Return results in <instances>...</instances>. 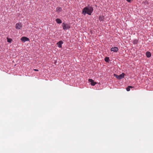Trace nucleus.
Returning <instances> with one entry per match:
<instances>
[{"label":"nucleus","mask_w":153,"mask_h":153,"mask_svg":"<svg viewBox=\"0 0 153 153\" xmlns=\"http://www.w3.org/2000/svg\"><path fill=\"white\" fill-rule=\"evenodd\" d=\"M93 10V8L92 7H86L83 9L82 13L84 15L87 14L89 15H91Z\"/></svg>","instance_id":"obj_1"},{"label":"nucleus","mask_w":153,"mask_h":153,"mask_svg":"<svg viewBox=\"0 0 153 153\" xmlns=\"http://www.w3.org/2000/svg\"><path fill=\"white\" fill-rule=\"evenodd\" d=\"M114 76H115L117 79H120L123 78L124 77L125 74L124 73H123L119 75H118L114 74Z\"/></svg>","instance_id":"obj_2"},{"label":"nucleus","mask_w":153,"mask_h":153,"mask_svg":"<svg viewBox=\"0 0 153 153\" xmlns=\"http://www.w3.org/2000/svg\"><path fill=\"white\" fill-rule=\"evenodd\" d=\"M62 25L63 28L64 30L69 29L70 27L69 25L68 24L63 23H62Z\"/></svg>","instance_id":"obj_3"},{"label":"nucleus","mask_w":153,"mask_h":153,"mask_svg":"<svg viewBox=\"0 0 153 153\" xmlns=\"http://www.w3.org/2000/svg\"><path fill=\"white\" fill-rule=\"evenodd\" d=\"M21 40L22 42H25L26 41H29V39L28 38L23 36L21 38Z\"/></svg>","instance_id":"obj_4"},{"label":"nucleus","mask_w":153,"mask_h":153,"mask_svg":"<svg viewBox=\"0 0 153 153\" xmlns=\"http://www.w3.org/2000/svg\"><path fill=\"white\" fill-rule=\"evenodd\" d=\"M22 27V25L20 23H18L16 24V29H20Z\"/></svg>","instance_id":"obj_5"},{"label":"nucleus","mask_w":153,"mask_h":153,"mask_svg":"<svg viewBox=\"0 0 153 153\" xmlns=\"http://www.w3.org/2000/svg\"><path fill=\"white\" fill-rule=\"evenodd\" d=\"M111 51H113L114 52H117L118 50V48L117 47H114L111 48Z\"/></svg>","instance_id":"obj_6"},{"label":"nucleus","mask_w":153,"mask_h":153,"mask_svg":"<svg viewBox=\"0 0 153 153\" xmlns=\"http://www.w3.org/2000/svg\"><path fill=\"white\" fill-rule=\"evenodd\" d=\"M63 43V42L60 41L57 42L56 44L57 45L58 47L59 48H61L62 47V45Z\"/></svg>","instance_id":"obj_7"},{"label":"nucleus","mask_w":153,"mask_h":153,"mask_svg":"<svg viewBox=\"0 0 153 153\" xmlns=\"http://www.w3.org/2000/svg\"><path fill=\"white\" fill-rule=\"evenodd\" d=\"M89 81L91 82V84L93 86H94L96 84V82H94L92 79H89Z\"/></svg>","instance_id":"obj_8"},{"label":"nucleus","mask_w":153,"mask_h":153,"mask_svg":"<svg viewBox=\"0 0 153 153\" xmlns=\"http://www.w3.org/2000/svg\"><path fill=\"white\" fill-rule=\"evenodd\" d=\"M104 19V17L103 16H99V20L101 22L103 21Z\"/></svg>","instance_id":"obj_9"},{"label":"nucleus","mask_w":153,"mask_h":153,"mask_svg":"<svg viewBox=\"0 0 153 153\" xmlns=\"http://www.w3.org/2000/svg\"><path fill=\"white\" fill-rule=\"evenodd\" d=\"M56 22L58 24H61L62 22V20L58 18L56 19Z\"/></svg>","instance_id":"obj_10"},{"label":"nucleus","mask_w":153,"mask_h":153,"mask_svg":"<svg viewBox=\"0 0 153 153\" xmlns=\"http://www.w3.org/2000/svg\"><path fill=\"white\" fill-rule=\"evenodd\" d=\"M146 56L148 58L150 57L151 56V53L149 52H147L146 53Z\"/></svg>","instance_id":"obj_11"},{"label":"nucleus","mask_w":153,"mask_h":153,"mask_svg":"<svg viewBox=\"0 0 153 153\" xmlns=\"http://www.w3.org/2000/svg\"><path fill=\"white\" fill-rule=\"evenodd\" d=\"M62 9L61 7H57L56 8V11L58 12H60L62 11Z\"/></svg>","instance_id":"obj_12"},{"label":"nucleus","mask_w":153,"mask_h":153,"mask_svg":"<svg viewBox=\"0 0 153 153\" xmlns=\"http://www.w3.org/2000/svg\"><path fill=\"white\" fill-rule=\"evenodd\" d=\"M7 42L9 43L11 42L12 41V39L10 38H7Z\"/></svg>","instance_id":"obj_13"},{"label":"nucleus","mask_w":153,"mask_h":153,"mask_svg":"<svg viewBox=\"0 0 153 153\" xmlns=\"http://www.w3.org/2000/svg\"><path fill=\"white\" fill-rule=\"evenodd\" d=\"M109 60V58L108 57H105V60L106 62H108Z\"/></svg>","instance_id":"obj_14"},{"label":"nucleus","mask_w":153,"mask_h":153,"mask_svg":"<svg viewBox=\"0 0 153 153\" xmlns=\"http://www.w3.org/2000/svg\"><path fill=\"white\" fill-rule=\"evenodd\" d=\"M130 88L128 86L127 88H126V90L127 91H129L130 90Z\"/></svg>","instance_id":"obj_15"},{"label":"nucleus","mask_w":153,"mask_h":153,"mask_svg":"<svg viewBox=\"0 0 153 153\" xmlns=\"http://www.w3.org/2000/svg\"><path fill=\"white\" fill-rule=\"evenodd\" d=\"M126 1L128 2L131 3L132 1L133 0H126Z\"/></svg>","instance_id":"obj_16"},{"label":"nucleus","mask_w":153,"mask_h":153,"mask_svg":"<svg viewBox=\"0 0 153 153\" xmlns=\"http://www.w3.org/2000/svg\"><path fill=\"white\" fill-rule=\"evenodd\" d=\"M33 70L35 71H38L39 70L38 69H33Z\"/></svg>","instance_id":"obj_17"},{"label":"nucleus","mask_w":153,"mask_h":153,"mask_svg":"<svg viewBox=\"0 0 153 153\" xmlns=\"http://www.w3.org/2000/svg\"><path fill=\"white\" fill-rule=\"evenodd\" d=\"M128 87L130 88H133V87L131 86H128Z\"/></svg>","instance_id":"obj_18"}]
</instances>
